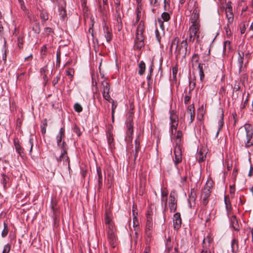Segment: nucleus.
<instances>
[{
	"mask_svg": "<svg viewBox=\"0 0 253 253\" xmlns=\"http://www.w3.org/2000/svg\"><path fill=\"white\" fill-rule=\"evenodd\" d=\"M97 172L98 178V185H99V186L100 187L102 185L103 180H105V179L106 178V175H105V173L104 172V176L103 175L100 168H97Z\"/></svg>",
	"mask_w": 253,
	"mask_h": 253,
	"instance_id": "412c9836",
	"label": "nucleus"
},
{
	"mask_svg": "<svg viewBox=\"0 0 253 253\" xmlns=\"http://www.w3.org/2000/svg\"><path fill=\"white\" fill-rule=\"evenodd\" d=\"M199 12L200 9L198 7H196L194 9L190 19L191 22L192 23L191 25L200 27Z\"/></svg>",
	"mask_w": 253,
	"mask_h": 253,
	"instance_id": "6e6552de",
	"label": "nucleus"
},
{
	"mask_svg": "<svg viewBox=\"0 0 253 253\" xmlns=\"http://www.w3.org/2000/svg\"><path fill=\"white\" fill-rule=\"evenodd\" d=\"M176 193L174 191H171L169 195V207L171 212H174L177 208V203L175 199Z\"/></svg>",
	"mask_w": 253,
	"mask_h": 253,
	"instance_id": "9d476101",
	"label": "nucleus"
},
{
	"mask_svg": "<svg viewBox=\"0 0 253 253\" xmlns=\"http://www.w3.org/2000/svg\"><path fill=\"white\" fill-rule=\"evenodd\" d=\"M223 126V111H221V118L218 121V130L216 133V136H217L218 134L219 131L221 129Z\"/></svg>",
	"mask_w": 253,
	"mask_h": 253,
	"instance_id": "f704fd0d",
	"label": "nucleus"
},
{
	"mask_svg": "<svg viewBox=\"0 0 253 253\" xmlns=\"http://www.w3.org/2000/svg\"><path fill=\"white\" fill-rule=\"evenodd\" d=\"M240 32L242 34H244L246 31V26L245 24L240 25Z\"/></svg>",
	"mask_w": 253,
	"mask_h": 253,
	"instance_id": "69168bd1",
	"label": "nucleus"
},
{
	"mask_svg": "<svg viewBox=\"0 0 253 253\" xmlns=\"http://www.w3.org/2000/svg\"><path fill=\"white\" fill-rule=\"evenodd\" d=\"M126 134L127 137L130 140V141L132 139V135L133 133V126L132 121H129L126 124Z\"/></svg>",
	"mask_w": 253,
	"mask_h": 253,
	"instance_id": "dca6fc26",
	"label": "nucleus"
},
{
	"mask_svg": "<svg viewBox=\"0 0 253 253\" xmlns=\"http://www.w3.org/2000/svg\"><path fill=\"white\" fill-rule=\"evenodd\" d=\"M188 47L187 39H186L183 40L181 42V45L179 48H181V54L182 55L183 57H185L187 53Z\"/></svg>",
	"mask_w": 253,
	"mask_h": 253,
	"instance_id": "6ab92c4d",
	"label": "nucleus"
},
{
	"mask_svg": "<svg viewBox=\"0 0 253 253\" xmlns=\"http://www.w3.org/2000/svg\"><path fill=\"white\" fill-rule=\"evenodd\" d=\"M61 53L59 50H58L56 53V66L59 65L61 61L60 59Z\"/></svg>",
	"mask_w": 253,
	"mask_h": 253,
	"instance_id": "864d4df0",
	"label": "nucleus"
},
{
	"mask_svg": "<svg viewBox=\"0 0 253 253\" xmlns=\"http://www.w3.org/2000/svg\"><path fill=\"white\" fill-rule=\"evenodd\" d=\"M162 18L164 21H168L170 19V15L169 13L164 12L162 14Z\"/></svg>",
	"mask_w": 253,
	"mask_h": 253,
	"instance_id": "a18cd8bd",
	"label": "nucleus"
},
{
	"mask_svg": "<svg viewBox=\"0 0 253 253\" xmlns=\"http://www.w3.org/2000/svg\"><path fill=\"white\" fill-rule=\"evenodd\" d=\"M239 139L244 142L245 147L249 148L253 145V127L249 124L241 127L237 132Z\"/></svg>",
	"mask_w": 253,
	"mask_h": 253,
	"instance_id": "f257e3e1",
	"label": "nucleus"
},
{
	"mask_svg": "<svg viewBox=\"0 0 253 253\" xmlns=\"http://www.w3.org/2000/svg\"><path fill=\"white\" fill-rule=\"evenodd\" d=\"M182 135V132L180 130H178L177 132V134H176V138L177 139V140L176 141V142H179V143H180V141H181V137Z\"/></svg>",
	"mask_w": 253,
	"mask_h": 253,
	"instance_id": "680f3d73",
	"label": "nucleus"
},
{
	"mask_svg": "<svg viewBox=\"0 0 253 253\" xmlns=\"http://www.w3.org/2000/svg\"><path fill=\"white\" fill-rule=\"evenodd\" d=\"M65 137V129L63 127L60 128L58 134L56 136L57 143L58 146L61 149L66 148V143L64 141H62L63 138Z\"/></svg>",
	"mask_w": 253,
	"mask_h": 253,
	"instance_id": "1a4fd4ad",
	"label": "nucleus"
},
{
	"mask_svg": "<svg viewBox=\"0 0 253 253\" xmlns=\"http://www.w3.org/2000/svg\"><path fill=\"white\" fill-rule=\"evenodd\" d=\"M103 81L101 82V89L102 92L103 97L104 99L110 101L111 97L110 95V85L108 82L104 78V75H101Z\"/></svg>",
	"mask_w": 253,
	"mask_h": 253,
	"instance_id": "20e7f679",
	"label": "nucleus"
},
{
	"mask_svg": "<svg viewBox=\"0 0 253 253\" xmlns=\"http://www.w3.org/2000/svg\"><path fill=\"white\" fill-rule=\"evenodd\" d=\"M225 13L227 19V23H228V24H232L234 21V15L231 6H228L226 8Z\"/></svg>",
	"mask_w": 253,
	"mask_h": 253,
	"instance_id": "2eb2a0df",
	"label": "nucleus"
},
{
	"mask_svg": "<svg viewBox=\"0 0 253 253\" xmlns=\"http://www.w3.org/2000/svg\"><path fill=\"white\" fill-rule=\"evenodd\" d=\"M196 199V193L194 189L191 190L190 195L189 197V202L190 204L191 202H194Z\"/></svg>",
	"mask_w": 253,
	"mask_h": 253,
	"instance_id": "e433bc0d",
	"label": "nucleus"
},
{
	"mask_svg": "<svg viewBox=\"0 0 253 253\" xmlns=\"http://www.w3.org/2000/svg\"><path fill=\"white\" fill-rule=\"evenodd\" d=\"M239 57L238 58V63L239 64V73H241L242 71H244L245 66H243V61H244V53L243 52H242L241 53L240 52H239L238 53Z\"/></svg>",
	"mask_w": 253,
	"mask_h": 253,
	"instance_id": "f3484780",
	"label": "nucleus"
},
{
	"mask_svg": "<svg viewBox=\"0 0 253 253\" xmlns=\"http://www.w3.org/2000/svg\"><path fill=\"white\" fill-rule=\"evenodd\" d=\"M14 145L16 152H17L20 156H22L23 154L24 149L20 145L19 141L17 139L14 140Z\"/></svg>",
	"mask_w": 253,
	"mask_h": 253,
	"instance_id": "4be33fe9",
	"label": "nucleus"
},
{
	"mask_svg": "<svg viewBox=\"0 0 253 253\" xmlns=\"http://www.w3.org/2000/svg\"><path fill=\"white\" fill-rule=\"evenodd\" d=\"M204 67H205L204 64L199 63L198 65V69L199 70V73H201V71H204Z\"/></svg>",
	"mask_w": 253,
	"mask_h": 253,
	"instance_id": "338daca9",
	"label": "nucleus"
},
{
	"mask_svg": "<svg viewBox=\"0 0 253 253\" xmlns=\"http://www.w3.org/2000/svg\"><path fill=\"white\" fill-rule=\"evenodd\" d=\"M202 149L199 151L197 155V158L199 159V162H202L204 161L205 158L206 157V155L204 153L202 152Z\"/></svg>",
	"mask_w": 253,
	"mask_h": 253,
	"instance_id": "c9c22d12",
	"label": "nucleus"
},
{
	"mask_svg": "<svg viewBox=\"0 0 253 253\" xmlns=\"http://www.w3.org/2000/svg\"><path fill=\"white\" fill-rule=\"evenodd\" d=\"M73 131L76 133L78 136H80L81 132L79 127L76 125H75L73 127Z\"/></svg>",
	"mask_w": 253,
	"mask_h": 253,
	"instance_id": "4d7b16f0",
	"label": "nucleus"
},
{
	"mask_svg": "<svg viewBox=\"0 0 253 253\" xmlns=\"http://www.w3.org/2000/svg\"><path fill=\"white\" fill-rule=\"evenodd\" d=\"M115 10V14L123 13L122 11V6H121L120 4H118V5L116 6Z\"/></svg>",
	"mask_w": 253,
	"mask_h": 253,
	"instance_id": "052dcab7",
	"label": "nucleus"
},
{
	"mask_svg": "<svg viewBox=\"0 0 253 253\" xmlns=\"http://www.w3.org/2000/svg\"><path fill=\"white\" fill-rule=\"evenodd\" d=\"M47 126V121L46 120H44V122L41 126V132L42 134H44L46 133V127Z\"/></svg>",
	"mask_w": 253,
	"mask_h": 253,
	"instance_id": "ea45409f",
	"label": "nucleus"
},
{
	"mask_svg": "<svg viewBox=\"0 0 253 253\" xmlns=\"http://www.w3.org/2000/svg\"><path fill=\"white\" fill-rule=\"evenodd\" d=\"M4 229H3L2 233H1V236L2 237H5L8 234V229L7 227V225L4 222Z\"/></svg>",
	"mask_w": 253,
	"mask_h": 253,
	"instance_id": "c03bdc74",
	"label": "nucleus"
},
{
	"mask_svg": "<svg viewBox=\"0 0 253 253\" xmlns=\"http://www.w3.org/2000/svg\"><path fill=\"white\" fill-rule=\"evenodd\" d=\"M155 33L157 40L159 42H160L161 36L159 32L157 29H156Z\"/></svg>",
	"mask_w": 253,
	"mask_h": 253,
	"instance_id": "e2e57ef3",
	"label": "nucleus"
},
{
	"mask_svg": "<svg viewBox=\"0 0 253 253\" xmlns=\"http://www.w3.org/2000/svg\"><path fill=\"white\" fill-rule=\"evenodd\" d=\"M173 222L174 228L177 230L179 229L181 224V219L180 213L176 212L173 215Z\"/></svg>",
	"mask_w": 253,
	"mask_h": 253,
	"instance_id": "4468645a",
	"label": "nucleus"
},
{
	"mask_svg": "<svg viewBox=\"0 0 253 253\" xmlns=\"http://www.w3.org/2000/svg\"><path fill=\"white\" fill-rule=\"evenodd\" d=\"M106 234L109 244L113 248H114L116 246L117 241L115 227L112 226V225H109L108 227H106Z\"/></svg>",
	"mask_w": 253,
	"mask_h": 253,
	"instance_id": "f03ea898",
	"label": "nucleus"
},
{
	"mask_svg": "<svg viewBox=\"0 0 253 253\" xmlns=\"http://www.w3.org/2000/svg\"><path fill=\"white\" fill-rule=\"evenodd\" d=\"M107 138L108 143L110 148H112L114 146V138L111 129H109L107 132Z\"/></svg>",
	"mask_w": 253,
	"mask_h": 253,
	"instance_id": "aec40b11",
	"label": "nucleus"
},
{
	"mask_svg": "<svg viewBox=\"0 0 253 253\" xmlns=\"http://www.w3.org/2000/svg\"><path fill=\"white\" fill-rule=\"evenodd\" d=\"M228 48L229 49H230V42L229 41H226L224 42V49L226 50V48Z\"/></svg>",
	"mask_w": 253,
	"mask_h": 253,
	"instance_id": "0e129e2a",
	"label": "nucleus"
},
{
	"mask_svg": "<svg viewBox=\"0 0 253 253\" xmlns=\"http://www.w3.org/2000/svg\"><path fill=\"white\" fill-rule=\"evenodd\" d=\"M144 36L143 34H136V38L134 42V46L137 49L140 50L144 46Z\"/></svg>",
	"mask_w": 253,
	"mask_h": 253,
	"instance_id": "ddd939ff",
	"label": "nucleus"
},
{
	"mask_svg": "<svg viewBox=\"0 0 253 253\" xmlns=\"http://www.w3.org/2000/svg\"><path fill=\"white\" fill-rule=\"evenodd\" d=\"M56 160L58 162L63 160L65 165H67L69 167L70 161L67 156V150L66 148L62 149L61 155L59 157H56Z\"/></svg>",
	"mask_w": 253,
	"mask_h": 253,
	"instance_id": "f8f14e48",
	"label": "nucleus"
},
{
	"mask_svg": "<svg viewBox=\"0 0 253 253\" xmlns=\"http://www.w3.org/2000/svg\"><path fill=\"white\" fill-rule=\"evenodd\" d=\"M59 12L60 16L63 19L66 16V11L65 9L63 7H62L59 8Z\"/></svg>",
	"mask_w": 253,
	"mask_h": 253,
	"instance_id": "de8ad7c7",
	"label": "nucleus"
},
{
	"mask_svg": "<svg viewBox=\"0 0 253 253\" xmlns=\"http://www.w3.org/2000/svg\"><path fill=\"white\" fill-rule=\"evenodd\" d=\"M144 30V25L142 21H140L139 23L137 28L136 34H143V33Z\"/></svg>",
	"mask_w": 253,
	"mask_h": 253,
	"instance_id": "72a5a7b5",
	"label": "nucleus"
},
{
	"mask_svg": "<svg viewBox=\"0 0 253 253\" xmlns=\"http://www.w3.org/2000/svg\"><path fill=\"white\" fill-rule=\"evenodd\" d=\"M109 101L112 103V114L115 113V110L117 107V104L112 98Z\"/></svg>",
	"mask_w": 253,
	"mask_h": 253,
	"instance_id": "3c124183",
	"label": "nucleus"
},
{
	"mask_svg": "<svg viewBox=\"0 0 253 253\" xmlns=\"http://www.w3.org/2000/svg\"><path fill=\"white\" fill-rule=\"evenodd\" d=\"M200 27L194 25H191L188 31L189 38L188 42H193L195 40L196 42H200Z\"/></svg>",
	"mask_w": 253,
	"mask_h": 253,
	"instance_id": "7ed1b4c3",
	"label": "nucleus"
},
{
	"mask_svg": "<svg viewBox=\"0 0 253 253\" xmlns=\"http://www.w3.org/2000/svg\"><path fill=\"white\" fill-rule=\"evenodd\" d=\"M238 242L236 239H233L231 243L232 251L233 253H236L238 251Z\"/></svg>",
	"mask_w": 253,
	"mask_h": 253,
	"instance_id": "bb28decb",
	"label": "nucleus"
},
{
	"mask_svg": "<svg viewBox=\"0 0 253 253\" xmlns=\"http://www.w3.org/2000/svg\"><path fill=\"white\" fill-rule=\"evenodd\" d=\"M211 189V184L209 182H207L202 190L201 196H210Z\"/></svg>",
	"mask_w": 253,
	"mask_h": 253,
	"instance_id": "a211bd4d",
	"label": "nucleus"
},
{
	"mask_svg": "<svg viewBox=\"0 0 253 253\" xmlns=\"http://www.w3.org/2000/svg\"><path fill=\"white\" fill-rule=\"evenodd\" d=\"M2 50L3 51L2 54V59L4 63H5L6 61V49L5 47H3L2 49Z\"/></svg>",
	"mask_w": 253,
	"mask_h": 253,
	"instance_id": "603ef678",
	"label": "nucleus"
},
{
	"mask_svg": "<svg viewBox=\"0 0 253 253\" xmlns=\"http://www.w3.org/2000/svg\"><path fill=\"white\" fill-rule=\"evenodd\" d=\"M33 138H29V141H28L27 146H26V147H29L30 148L29 152H30V154L32 152L33 147Z\"/></svg>",
	"mask_w": 253,
	"mask_h": 253,
	"instance_id": "37998d69",
	"label": "nucleus"
},
{
	"mask_svg": "<svg viewBox=\"0 0 253 253\" xmlns=\"http://www.w3.org/2000/svg\"><path fill=\"white\" fill-rule=\"evenodd\" d=\"M59 78H60L57 76L53 78L52 81V84L54 86L58 83Z\"/></svg>",
	"mask_w": 253,
	"mask_h": 253,
	"instance_id": "774afa93",
	"label": "nucleus"
},
{
	"mask_svg": "<svg viewBox=\"0 0 253 253\" xmlns=\"http://www.w3.org/2000/svg\"><path fill=\"white\" fill-rule=\"evenodd\" d=\"M105 222L107 224V227H108L109 225H112V226H115L113 223L111 222V219L107 215L105 217Z\"/></svg>",
	"mask_w": 253,
	"mask_h": 253,
	"instance_id": "8fccbe9b",
	"label": "nucleus"
},
{
	"mask_svg": "<svg viewBox=\"0 0 253 253\" xmlns=\"http://www.w3.org/2000/svg\"><path fill=\"white\" fill-rule=\"evenodd\" d=\"M74 73V69L72 68H68L65 70L66 75L69 77L71 81L73 79Z\"/></svg>",
	"mask_w": 253,
	"mask_h": 253,
	"instance_id": "c756f323",
	"label": "nucleus"
},
{
	"mask_svg": "<svg viewBox=\"0 0 253 253\" xmlns=\"http://www.w3.org/2000/svg\"><path fill=\"white\" fill-rule=\"evenodd\" d=\"M230 24H228V23H227V26L224 27V29H225V32H226V35L227 36H229L231 35V31H230Z\"/></svg>",
	"mask_w": 253,
	"mask_h": 253,
	"instance_id": "bf43d9fd",
	"label": "nucleus"
},
{
	"mask_svg": "<svg viewBox=\"0 0 253 253\" xmlns=\"http://www.w3.org/2000/svg\"><path fill=\"white\" fill-rule=\"evenodd\" d=\"M10 250V245L9 244L4 246L2 253H8Z\"/></svg>",
	"mask_w": 253,
	"mask_h": 253,
	"instance_id": "13d9d810",
	"label": "nucleus"
},
{
	"mask_svg": "<svg viewBox=\"0 0 253 253\" xmlns=\"http://www.w3.org/2000/svg\"><path fill=\"white\" fill-rule=\"evenodd\" d=\"M139 136L140 134H138L137 138L135 140V159L138 156V153L140 151V149Z\"/></svg>",
	"mask_w": 253,
	"mask_h": 253,
	"instance_id": "b1692460",
	"label": "nucleus"
},
{
	"mask_svg": "<svg viewBox=\"0 0 253 253\" xmlns=\"http://www.w3.org/2000/svg\"><path fill=\"white\" fill-rule=\"evenodd\" d=\"M134 206L132 208V212H133V214L134 215V217L133 218V227L135 228L134 230H135V234L137 235V229L136 228H138V224H139V222H138V220L137 219V218L136 217V216L134 215Z\"/></svg>",
	"mask_w": 253,
	"mask_h": 253,
	"instance_id": "a878e982",
	"label": "nucleus"
},
{
	"mask_svg": "<svg viewBox=\"0 0 253 253\" xmlns=\"http://www.w3.org/2000/svg\"><path fill=\"white\" fill-rule=\"evenodd\" d=\"M75 110L78 113H80L83 111V107L80 104L76 103L74 106Z\"/></svg>",
	"mask_w": 253,
	"mask_h": 253,
	"instance_id": "a19ab883",
	"label": "nucleus"
},
{
	"mask_svg": "<svg viewBox=\"0 0 253 253\" xmlns=\"http://www.w3.org/2000/svg\"><path fill=\"white\" fill-rule=\"evenodd\" d=\"M178 43H179V39L178 37H175L172 40L170 43V46L169 48V52L172 53V50L174 49V52L176 54V57L177 58L178 56L181 55V48H179L178 47Z\"/></svg>",
	"mask_w": 253,
	"mask_h": 253,
	"instance_id": "0eeeda50",
	"label": "nucleus"
},
{
	"mask_svg": "<svg viewBox=\"0 0 253 253\" xmlns=\"http://www.w3.org/2000/svg\"><path fill=\"white\" fill-rule=\"evenodd\" d=\"M224 203L226 207V209L227 210V211L228 212L231 210V205L230 201V198L229 196H225Z\"/></svg>",
	"mask_w": 253,
	"mask_h": 253,
	"instance_id": "c85d7f7f",
	"label": "nucleus"
},
{
	"mask_svg": "<svg viewBox=\"0 0 253 253\" xmlns=\"http://www.w3.org/2000/svg\"><path fill=\"white\" fill-rule=\"evenodd\" d=\"M33 30L36 34H39L40 33L41 28L39 23H36L34 24Z\"/></svg>",
	"mask_w": 253,
	"mask_h": 253,
	"instance_id": "58836bf2",
	"label": "nucleus"
},
{
	"mask_svg": "<svg viewBox=\"0 0 253 253\" xmlns=\"http://www.w3.org/2000/svg\"><path fill=\"white\" fill-rule=\"evenodd\" d=\"M177 126L178 123L170 124L171 133L172 135L174 134V132H176Z\"/></svg>",
	"mask_w": 253,
	"mask_h": 253,
	"instance_id": "79ce46f5",
	"label": "nucleus"
},
{
	"mask_svg": "<svg viewBox=\"0 0 253 253\" xmlns=\"http://www.w3.org/2000/svg\"><path fill=\"white\" fill-rule=\"evenodd\" d=\"M202 199V203L204 206H206L209 202V198L210 196H201Z\"/></svg>",
	"mask_w": 253,
	"mask_h": 253,
	"instance_id": "49530a36",
	"label": "nucleus"
},
{
	"mask_svg": "<svg viewBox=\"0 0 253 253\" xmlns=\"http://www.w3.org/2000/svg\"><path fill=\"white\" fill-rule=\"evenodd\" d=\"M230 221L231 224L234 229L236 231H238L239 230V225L236 217L235 215H232L231 217Z\"/></svg>",
	"mask_w": 253,
	"mask_h": 253,
	"instance_id": "5701e85b",
	"label": "nucleus"
},
{
	"mask_svg": "<svg viewBox=\"0 0 253 253\" xmlns=\"http://www.w3.org/2000/svg\"><path fill=\"white\" fill-rule=\"evenodd\" d=\"M150 4L154 6H158L162 0H150Z\"/></svg>",
	"mask_w": 253,
	"mask_h": 253,
	"instance_id": "6e6d98bb",
	"label": "nucleus"
},
{
	"mask_svg": "<svg viewBox=\"0 0 253 253\" xmlns=\"http://www.w3.org/2000/svg\"><path fill=\"white\" fill-rule=\"evenodd\" d=\"M199 61V55L197 53H194L192 57V66L194 67L196 66L197 64L198 63Z\"/></svg>",
	"mask_w": 253,
	"mask_h": 253,
	"instance_id": "2f4dec72",
	"label": "nucleus"
},
{
	"mask_svg": "<svg viewBox=\"0 0 253 253\" xmlns=\"http://www.w3.org/2000/svg\"><path fill=\"white\" fill-rule=\"evenodd\" d=\"M40 17L42 22H45L48 19V15L47 12L45 10H42L40 12Z\"/></svg>",
	"mask_w": 253,
	"mask_h": 253,
	"instance_id": "473e14b6",
	"label": "nucleus"
},
{
	"mask_svg": "<svg viewBox=\"0 0 253 253\" xmlns=\"http://www.w3.org/2000/svg\"><path fill=\"white\" fill-rule=\"evenodd\" d=\"M175 160L174 164L177 165L182 161V148L179 142H176V146L174 149Z\"/></svg>",
	"mask_w": 253,
	"mask_h": 253,
	"instance_id": "423d86ee",
	"label": "nucleus"
},
{
	"mask_svg": "<svg viewBox=\"0 0 253 253\" xmlns=\"http://www.w3.org/2000/svg\"><path fill=\"white\" fill-rule=\"evenodd\" d=\"M116 20L117 23L118 30H120L122 27V18L123 16V13L115 14Z\"/></svg>",
	"mask_w": 253,
	"mask_h": 253,
	"instance_id": "393cba45",
	"label": "nucleus"
},
{
	"mask_svg": "<svg viewBox=\"0 0 253 253\" xmlns=\"http://www.w3.org/2000/svg\"><path fill=\"white\" fill-rule=\"evenodd\" d=\"M170 124H172L174 123H178V116L173 111L170 112Z\"/></svg>",
	"mask_w": 253,
	"mask_h": 253,
	"instance_id": "7c9ffc66",
	"label": "nucleus"
},
{
	"mask_svg": "<svg viewBox=\"0 0 253 253\" xmlns=\"http://www.w3.org/2000/svg\"><path fill=\"white\" fill-rule=\"evenodd\" d=\"M178 71V69L177 67H173L172 68V77L173 80L176 82V75Z\"/></svg>",
	"mask_w": 253,
	"mask_h": 253,
	"instance_id": "09e8293b",
	"label": "nucleus"
},
{
	"mask_svg": "<svg viewBox=\"0 0 253 253\" xmlns=\"http://www.w3.org/2000/svg\"><path fill=\"white\" fill-rule=\"evenodd\" d=\"M138 74L142 76L143 75L145 71L146 66L145 63L143 61H141L138 64Z\"/></svg>",
	"mask_w": 253,
	"mask_h": 253,
	"instance_id": "cd10ccee",
	"label": "nucleus"
},
{
	"mask_svg": "<svg viewBox=\"0 0 253 253\" xmlns=\"http://www.w3.org/2000/svg\"><path fill=\"white\" fill-rule=\"evenodd\" d=\"M213 242V238L210 235H208L203 240V247L201 253H211V250L213 249L211 244Z\"/></svg>",
	"mask_w": 253,
	"mask_h": 253,
	"instance_id": "39448f33",
	"label": "nucleus"
},
{
	"mask_svg": "<svg viewBox=\"0 0 253 253\" xmlns=\"http://www.w3.org/2000/svg\"><path fill=\"white\" fill-rule=\"evenodd\" d=\"M103 34L106 38V40L107 42H109L111 41L112 39V29L106 23H104L103 26Z\"/></svg>",
	"mask_w": 253,
	"mask_h": 253,
	"instance_id": "9b49d317",
	"label": "nucleus"
},
{
	"mask_svg": "<svg viewBox=\"0 0 253 253\" xmlns=\"http://www.w3.org/2000/svg\"><path fill=\"white\" fill-rule=\"evenodd\" d=\"M153 227V223L151 219H147L146 225V230L148 231H151Z\"/></svg>",
	"mask_w": 253,
	"mask_h": 253,
	"instance_id": "4c0bfd02",
	"label": "nucleus"
},
{
	"mask_svg": "<svg viewBox=\"0 0 253 253\" xmlns=\"http://www.w3.org/2000/svg\"><path fill=\"white\" fill-rule=\"evenodd\" d=\"M187 113L189 115H191L193 113H195L194 107L193 105H190L187 108Z\"/></svg>",
	"mask_w": 253,
	"mask_h": 253,
	"instance_id": "5fc2aeb1",
	"label": "nucleus"
}]
</instances>
